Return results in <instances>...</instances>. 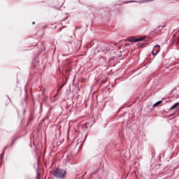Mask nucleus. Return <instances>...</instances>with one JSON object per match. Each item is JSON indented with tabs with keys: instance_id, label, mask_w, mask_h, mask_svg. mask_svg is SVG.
<instances>
[{
	"instance_id": "39448f33",
	"label": "nucleus",
	"mask_w": 179,
	"mask_h": 179,
	"mask_svg": "<svg viewBox=\"0 0 179 179\" xmlns=\"http://www.w3.org/2000/svg\"><path fill=\"white\" fill-rule=\"evenodd\" d=\"M162 103H163L162 101H159L153 105V107H157V106H159V104H162Z\"/></svg>"
},
{
	"instance_id": "7ed1b4c3",
	"label": "nucleus",
	"mask_w": 179,
	"mask_h": 179,
	"mask_svg": "<svg viewBox=\"0 0 179 179\" xmlns=\"http://www.w3.org/2000/svg\"><path fill=\"white\" fill-rule=\"evenodd\" d=\"M160 52V46L159 45H157L154 47L153 50L152 51V55H157L159 52Z\"/></svg>"
},
{
	"instance_id": "6e6552de",
	"label": "nucleus",
	"mask_w": 179,
	"mask_h": 179,
	"mask_svg": "<svg viewBox=\"0 0 179 179\" xmlns=\"http://www.w3.org/2000/svg\"><path fill=\"white\" fill-rule=\"evenodd\" d=\"M14 143H15V141H13L11 145H13Z\"/></svg>"
},
{
	"instance_id": "f257e3e1",
	"label": "nucleus",
	"mask_w": 179,
	"mask_h": 179,
	"mask_svg": "<svg viewBox=\"0 0 179 179\" xmlns=\"http://www.w3.org/2000/svg\"><path fill=\"white\" fill-rule=\"evenodd\" d=\"M66 171L61 169H57L53 171V176L57 178H65Z\"/></svg>"
},
{
	"instance_id": "20e7f679",
	"label": "nucleus",
	"mask_w": 179,
	"mask_h": 179,
	"mask_svg": "<svg viewBox=\"0 0 179 179\" xmlns=\"http://www.w3.org/2000/svg\"><path fill=\"white\" fill-rule=\"evenodd\" d=\"M179 106V103L177 102L176 103H175L171 108L170 110H174V108H177V107H178Z\"/></svg>"
},
{
	"instance_id": "423d86ee",
	"label": "nucleus",
	"mask_w": 179,
	"mask_h": 179,
	"mask_svg": "<svg viewBox=\"0 0 179 179\" xmlns=\"http://www.w3.org/2000/svg\"><path fill=\"white\" fill-rule=\"evenodd\" d=\"M33 117H34L33 113H31V114H30V116H29V120H30L31 121L33 120Z\"/></svg>"
},
{
	"instance_id": "0eeeda50",
	"label": "nucleus",
	"mask_w": 179,
	"mask_h": 179,
	"mask_svg": "<svg viewBox=\"0 0 179 179\" xmlns=\"http://www.w3.org/2000/svg\"><path fill=\"white\" fill-rule=\"evenodd\" d=\"M64 85H65V84H63V85L60 87L59 90H60V89H62Z\"/></svg>"
},
{
	"instance_id": "9d476101",
	"label": "nucleus",
	"mask_w": 179,
	"mask_h": 179,
	"mask_svg": "<svg viewBox=\"0 0 179 179\" xmlns=\"http://www.w3.org/2000/svg\"><path fill=\"white\" fill-rule=\"evenodd\" d=\"M37 179H38V178H37Z\"/></svg>"
},
{
	"instance_id": "1a4fd4ad",
	"label": "nucleus",
	"mask_w": 179,
	"mask_h": 179,
	"mask_svg": "<svg viewBox=\"0 0 179 179\" xmlns=\"http://www.w3.org/2000/svg\"><path fill=\"white\" fill-rule=\"evenodd\" d=\"M150 1H153V0H150Z\"/></svg>"
},
{
	"instance_id": "f03ea898",
	"label": "nucleus",
	"mask_w": 179,
	"mask_h": 179,
	"mask_svg": "<svg viewBox=\"0 0 179 179\" xmlns=\"http://www.w3.org/2000/svg\"><path fill=\"white\" fill-rule=\"evenodd\" d=\"M131 43H138V41H142L145 40V36H141L139 38H135L134 36H130L127 38Z\"/></svg>"
}]
</instances>
